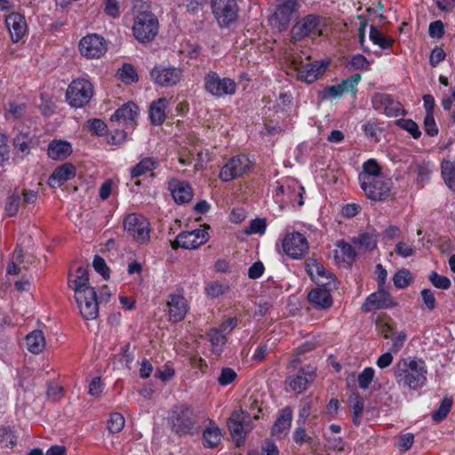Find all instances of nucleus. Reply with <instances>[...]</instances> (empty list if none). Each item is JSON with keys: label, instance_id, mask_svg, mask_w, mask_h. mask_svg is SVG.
I'll use <instances>...</instances> for the list:
<instances>
[{"label": "nucleus", "instance_id": "nucleus-57", "mask_svg": "<svg viewBox=\"0 0 455 455\" xmlns=\"http://www.w3.org/2000/svg\"><path fill=\"white\" fill-rule=\"evenodd\" d=\"M236 378V372L231 368L222 369L218 382L220 386H228L232 383Z\"/></svg>", "mask_w": 455, "mask_h": 455}, {"label": "nucleus", "instance_id": "nucleus-54", "mask_svg": "<svg viewBox=\"0 0 455 455\" xmlns=\"http://www.w3.org/2000/svg\"><path fill=\"white\" fill-rule=\"evenodd\" d=\"M104 389V385L101 382V379L100 377H94L90 384L88 388V394L91 396H93L94 398L98 399L101 396Z\"/></svg>", "mask_w": 455, "mask_h": 455}, {"label": "nucleus", "instance_id": "nucleus-35", "mask_svg": "<svg viewBox=\"0 0 455 455\" xmlns=\"http://www.w3.org/2000/svg\"><path fill=\"white\" fill-rule=\"evenodd\" d=\"M221 436L220 427L212 419H209V425L203 433L204 446L206 448L217 446L221 440Z\"/></svg>", "mask_w": 455, "mask_h": 455}, {"label": "nucleus", "instance_id": "nucleus-34", "mask_svg": "<svg viewBox=\"0 0 455 455\" xmlns=\"http://www.w3.org/2000/svg\"><path fill=\"white\" fill-rule=\"evenodd\" d=\"M45 338L41 331H33L26 336L28 350L35 355L40 354L45 347Z\"/></svg>", "mask_w": 455, "mask_h": 455}, {"label": "nucleus", "instance_id": "nucleus-20", "mask_svg": "<svg viewBox=\"0 0 455 455\" xmlns=\"http://www.w3.org/2000/svg\"><path fill=\"white\" fill-rule=\"evenodd\" d=\"M319 17L309 14L299 20L291 28V38L294 41L309 36L310 35L319 34Z\"/></svg>", "mask_w": 455, "mask_h": 455}, {"label": "nucleus", "instance_id": "nucleus-50", "mask_svg": "<svg viewBox=\"0 0 455 455\" xmlns=\"http://www.w3.org/2000/svg\"><path fill=\"white\" fill-rule=\"evenodd\" d=\"M245 406L248 408L247 411H243L245 418H253L254 419H258L259 413L262 410L259 401L253 396H250Z\"/></svg>", "mask_w": 455, "mask_h": 455}, {"label": "nucleus", "instance_id": "nucleus-16", "mask_svg": "<svg viewBox=\"0 0 455 455\" xmlns=\"http://www.w3.org/2000/svg\"><path fill=\"white\" fill-rule=\"evenodd\" d=\"M397 306L396 301L385 288H378V291L371 293L363 302L362 310L365 313L379 309L393 308Z\"/></svg>", "mask_w": 455, "mask_h": 455}, {"label": "nucleus", "instance_id": "nucleus-2", "mask_svg": "<svg viewBox=\"0 0 455 455\" xmlns=\"http://www.w3.org/2000/svg\"><path fill=\"white\" fill-rule=\"evenodd\" d=\"M427 368L425 362L407 356L397 361L394 367L396 383L403 387L418 390L427 382Z\"/></svg>", "mask_w": 455, "mask_h": 455}, {"label": "nucleus", "instance_id": "nucleus-18", "mask_svg": "<svg viewBox=\"0 0 455 455\" xmlns=\"http://www.w3.org/2000/svg\"><path fill=\"white\" fill-rule=\"evenodd\" d=\"M361 78L362 76L360 74H355L345 80H342L341 83L337 85L324 87L321 92L322 100H332L348 92L355 93L356 86L361 81Z\"/></svg>", "mask_w": 455, "mask_h": 455}, {"label": "nucleus", "instance_id": "nucleus-56", "mask_svg": "<svg viewBox=\"0 0 455 455\" xmlns=\"http://www.w3.org/2000/svg\"><path fill=\"white\" fill-rule=\"evenodd\" d=\"M420 295L422 297L425 307L430 311H433L436 307V300L434 291L430 289H423L420 291Z\"/></svg>", "mask_w": 455, "mask_h": 455}, {"label": "nucleus", "instance_id": "nucleus-1", "mask_svg": "<svg viewBox=\"0 0 455 455\" xmlns=\"http://www.w3.org/2000/svg\"><path fill=\"white\" fill-rule=\"evenodd\" d=\"M358 181L366 197L372 202L386 201L391 196L392 179L383 172L376 159L371 158L363 163Z\"/></svg>", "mask_w": 455, "mask_h": 455}, {"label": "nucleus", "instance_id": "nucleus-37", "mask_svg": "<svg viewBox=\"0 0 455 455\" xmlns=\"http://www.w3.org/2000/svg\"><path fill=\"white\" fill-rule=\"evenodd\" d=\"M18 435L14 427L3 425L0 427V444L4 448L12 449L17 443Z\"/></svg>", "mask_w": 455, "mask_h": 455}, {"label": "nucleus", "instance_id": "nucleus-58", "mask_svg": "<svg viewBox=\"0 0 455 455\" xmlns=\"http://www.w3.org/2000/svg\"><path fill=\"white\" fill-rule=\"evenodd\" d=\"M92 265L95 271L100 274L104 279L109 278V268L108 267L103 258L96 255L93 259Z\"/></svg>", "mask_w": 455, "mask_h": 455}, {"label": "nucleus", "instance_id": "nucleus-7", "mask_svg": "<svg viewBox=\"0 0 455 455\" xmlns=\"http://www.w3.org/2000/svg\"><path fill=\"white\" fill-rule=\"evenodd\" d=\"M93 92V85L90 81L78 78L68 85L66 99L71 107L82 108L90 102Z\"/></svg>", "mask_w": 455, "mask_h": 455}, {"label": "nucleus", "instance_id": "nucleus-28", "mask_svg": "<svg viewBox=\"0 0 455 455\" xmlns=\"http://www.w3.org/2000/svg\"><path fill=\"white\" fill-rule=\"evenodd\" d=\"M168 188L177 204H187L193 198V189L187 181L172 179L169 181Z\"/></svg>", "mask_w": 455, "mask_h": 455}, {"label": "nucleus", "instance_id": "nucleus-61", "mask_svg": "<svg viewBox=\"0 0 455 455\" xmlns=\"http://www.w3.org/2000/svg\"><path fill=\"white\" fill-rule=\"evenodd\" d=\"M267 228V224L264 220L255 219L252 220L246 229L247 234H264Z\"/></svg>", "mask_w": 455, "mask_h": 455}, {"label": "nucleus", "instance_id": "nucleus-32", "mask_svg": "<svg viewBox=\"0 0 455 455\" xmlns=\"http://www.w3.org/2000/svg\"><path fill=\"white\" fill-rule=\"evenodd\" d=\"M169 105V100L166 98H160L154 100L149 108V117L153 124H162L165 118V110Z\"/></svg>", "mask_w": 455, "mask_h": 455}, {"label": "nucleus", "instance_id": "nucleus-5", "mask_svg": "<svg viewBox=\"0 0 455 455\" xmlns=\"http://www.w3.org/2000/svg\"><path fill=\"white\" fill-rule=\"evenodd\" d=\"M124 231L128 236L139 244H147L150 241V224L142 215L131 213L124 220Z\"/></svg>", "mask_w": 455, "mask_h": 455}, {"label": "nucleus", "instance_id": "nucleus-17", "mask_svg": "<svg viewBox=\"0 0 455 455\" xmlns=\"http://www.w3.org/2000/svg\"><path fill=\"white\" fill-rule=\"evenodd\" d=\"M371 105L375 110L383 112L388 117L405 114L402 104L395 101L389 94L375 93L371 98Z\"/></svg>", "mask_w": 455, "mask_h": 455}, {"label": "nucleus", "instance_id": "nucleus-21", "mask_svg": "<svg viewBox=\"0 0 455 455\" xmlns=\"http://www.w3.org/2000/svg\"><path fill=\"white\" fill-rule=\"evenodd\" d=\"M138 116V106L135 103L129 101L118 108L112 115L110 120L111 122H117L126 129H129L134 127Z\"/></svg>", "mask_w": 455, "mask_h": 455}, {"label": "nucleus", "instance_id": "nucleus-39", "mask_svg": "<svg viewBox=\"0 0 455 455\" xmlns=\"http://www.w3.org/2000/svg\"><path fill=\"white\" fill-rule=\"evenodd\" d=\"M441 173L446 186L455 192V163L443 160L441 164Z\"/></svg>", "mask_w": 455, "mask_h": 455}, {"label": "nucleus", "instance_id": "nucleus-27", "mask_svg": "<svg viewBox=\"0 0 455 455\" xmlns=\"http://www.w3.org/2000/svg\"><path fill=\"white\" fill-rule=\"evenodd\" d=\"M332 289L325 286H318L308 293L307 299L310 305L316 309H328L332 306Z\"/></svg>", "mask_w": 455, "mask_h": 455}, {"label": "nucleus", "instance_id": "nucleus-15", "mask_svg": "<svg viewBox=\"0 0 455 455\" xmlns=\"http://www.w3.org/2000/svg\"><path fill=\"white\" fill-rule=\"evenodd\" d=\"M306 267L307 274L318 286H325L331 289L337 288L334 275L323 264L312 259L307 262Z\"/></svg>", "mask_w": 455, "mask_h": 455}, {"label": "nucleus", "instance_id": "nucleus-29", "mask_svg": "<svg viewBox=\"0 0 455 455\" xmlns=\"http://www.w3.org/2000/svg\"><path fill=\"white\" fill-rule=\"evenodd\" d=\"M76 176V168L71 164H64L56 168L48 180L51 188H59Z\"/></svg>", "mask_w": 455, "mask_h": 455}, {"label": "nucleus", "instance_id": "nucleus-38", "mask_svg": "<svg viewBox=\"0 0 455 455\" xmlns=\"http://www.w3.org/2000/svg\"><path fill=\"white\" fill-rule=\"evenodd\" d=\"M226 335L219 327L213 328L208 332L209 341L215 354L220 355L222 352L227 342Z\"/></svg>", "mask_w": 455, "mask_h": 455}, {"label": "nucleus", "instance_id": "nucleus-47", "mask_svg": "<svg viewBox=\"0 0 455 455\" xmlns=\"http://www.w3.org/2000/svg\"><path fill=\"white\" fill-rule=\"evenodd\" d=\"M118 76L125 84H132L138 81L136 69L129 64H124L118 71Z\"/></svg>", "mask_w": 455, "mask_h": 455}, {"label": "nucleus", "instance_id": "nucleus-53", "mask_svg": "<svg viewBox=\"0 0 455 455\" xmlns=\"http://www.w3.org/2000/svg\"><path fill=\"white\" fill-rule=\"evenodd\" d=\"M10 158L9 140L5 134L0 133V165H4Z\"/></svg>", "mask_w": 455, "mask_h": 455}, {"label": "nucleus", "instance_id": "nucleus-9", "mask_svg": "<svg viewBox=\"0 0 455 455\" xmlns=\"http://www.w3.org/2000/svg\"><path fill=\"white\" fill-rule=\"evenodd\" d=\"M204 89L211 95L222 98L235 94L236 92V84L230 78H220L216 72L212 71L204 76Z\"/></svg>", "mask_w": 455, "mask_h": 455}, {"label": "nucleus", "instance_id": "nucleus-44", "mask_svg": "<svg viewBox=\"0 0 455 455\" xmlns=\"http://www.w3.org/2000/svg\"><path fill=\"white\" fill-rule=\"evenodd\" d=\"M396 125L410 133L413 139H419L421 136L419 125L412 119H398Z\"/></svg>", "mask_w": 455, "mask_h": 455}, {"label": "nucleus", "instance_id": "nucleus-31", "mask_svg": "<svg viewBox=\"0 0 455 455\" xmlns=\"http://www.w3.org/2000/svg\"><path fill=\"white\" fill-rule=\"evenodd\" d=\"M72 151L71 144L65 140H52L48 146V156L53 160H64Z\"/></svg>", "mask_w": 455, "mask_h": 455}, {"label": "nucleus", "instance_id": "nucleus-6", "mask_svg": "<svg viewBox=\"0 0 455 455\" xmlns=\"http://www.w3.org/2000/svg\"><path fill=\"white\" fill-rule=\"evenodd\" d=\"M253 167L249 156L240 154L231 157L220 169L219 178L223 182H228L248 174Z\"/></svg>", "mask_w": 455, "mask_h": 455}, {"label": "nucleus", "instance_id": "nucleus-19", "mask_svg": "<svg viewBox=\"0 0 455 455\" xmlns=\"http://www.w3.org/2000/svg\"><path fill=\"white\" fill-rule=\"evenodd\" d=\"M81 315L85 320H93L99 315V300L95 290L75 297Z\"/></svg>", "mask_w": 455, "mask_h": 455}, {"label": "nucleus", "instance_id": "nucleus-55", "mask_svg": "<svg viewBox=\"0 0 455 455\" xmlns=\"http://www.w3.org/2000/svg\"><path fill=\"white\" fill-rule=\"evenodd\" d=\"M395 251L402 258H408L415 253V247L412 243L399 242L395 245Z\"/></svg>", "mask_w": 455, "mask_h": 455}, {"label": "nucleus", "instance_id": "nucleus-36", "mask_svg": "<svg viewBox=\"0 0 455 455\" xmlns=\"http://www.w3.org/2000/svg\"><path fill=\"white\" fill-rule=\"evenodd\" d=\"M158 162L153 157H144L131 170V177L138 178L155 170Z\"/></svg>", "mask_w": 455, "mask_h": 455}, {"label": "nucleus", "instance_id": "nucleus-12", "mask_svg": "<svg viewBox=\"0 0 455 455\" xmlns=\"http://www.w3.org/2000/svg\"><path fill=\"white\" fill-rule=\"evenodd\" d=\"M108 50L105 38L92 33L82 37L79 42L80 53L87 59H100Z\"/></svg>", "mask_w": 455, "mask_h": 455}, {"label": "nucleus", "instance_id": "nucleus-43", "mask_svg": "<svg viewBox=\"0 0 455 455\" xmlns=\"http://www.w3.org/2000/svg\"><path fill=\"white\" fill-rule=\"evenodd\" d=\"M353 243L361 249L371 251L377 246V237L375 235L363 233L354 238Z\"/></svg>", "mask_w": 455, "mask_h": 455}, {"label": "nucleus", "instance_id": "nucleus-26", "mask_svg": "<svg viewBox=\"0 0 455 455\" xmlns=\"http://www.w3.org/2000/svg\"><path fill=\"white\" fill-rule=\"evenodd\" d=\"M315 378V373L313 369H301L297 374L290 376L286 382L291 390L300 394L307 388V387L314 381Z\"/></svg>", "mask_w": 455, "mask_h": 455}, {"label": "nucleus", "instance_id": "nucleus-48", "mask_svg": "<svg viewBox=\"0 0 455 455\" xmlns=\"http://www.w3.org/2000/svg\"><path fill=\"white\" fill-rule=\"evenodd\" d=\"M125 419L124 416L118 412L112 413L108 421V428L110 433H119L124 427Z\"/></svg>", "mask_w": 455, "mask_h": 455}, {"label": "nucleus", "instance_id": "nucleus-33", "mask_svg": "<svg viewBox=\"0 0 455 455\" xmlns=\"http://www.w3.org/2000/svg\"><path fill=\"white\" fill-rule=\"evenodd\" d=\"M246 418L243 411H234L228 421V426L234 439L243 436V423Z\"/></svg>", "mask_w": 455, "mask_h": 455}, {"label": "nucleus", "instance_id": "nucleus-22", "mask_svg": "<svg viewBox=\"0 0 455 455\" xmlns=\"http://www.w3.org/2000/svg\"><path fill=\"white\" fill-rule=\"evenodd\" d=\"M328 64V61L323 60L310 62L301 67L296 66L297 78L301 82L312 84L325 72Z\"/></svg>", "mask_w": 455, "mask_h": 455}, {"label": "nucleus", "instance_id": "nucleus-8", "mask_svg": "<svg viewBox=\"0 0 455 455\" xmlns=\"http://www.w3.org/2000/svg\"><path fill=\"white\" fill-rule=\"evenodd\" d=\"M212 14L221 28H228L238 18L239 7L236 0H211Z\"/></svg>", "mask_w": 455, "mask_h": 455}, {"label": "nucleus", "instance_id": "nucleus-23", "mask_svg": "<svg viewBox=\"0 0 455 455\" xmlns=\"http://www.w3.org/2000/svg\"><path fill=\"white\" fill-rule=\"evenodd\" d=\"M167 307L169 319L175 323L182 321L189 309L188 300L180 293L170 294L167 300Z\"/></svg>", "mask_w": 455, "mask_h": 455}, {"label": "nucleus", "instance_id": "nucleus-51", "mask_svg": "<svg viewBox=\"0 0 455 455\" xmlns=\"http://www.w3.org/2000/svg\"><path fill=\"white\" fill-rule=\"evenodd\" d=\"M375 371L372 367H366L358 376V385L362 389H367L373 380Z\"/></svg>", "mask_w": 455, "mask_h": 455}, {"label": "nucleus", "instance_id": "nucleus-41", "mask_svg": "<svg viewBox=\"0 0 455 455\" xmlns=\"http://www.w3.org/2000/svg\"><path fill=\"white\" fill-rule=\"evenodd\" d=\"M413 280L411 272L409 269L402 268L396 271L393 276L394 285L397 289H404L411 284Z\"/></svg>", "mask_w": 455, "mask_h": 455}, {"label": "nucleus", "instance_id": "nucleus-62", "mask_svg": "<svg viewBox=\"0 0 455 455\" xmlns=\"http://www.w3.org/2000/svg\"><path fill=\"white\" fill-rule=\"evenodd\" d=\"M312 403L309 400H304L299 407L298 422L300 425H305L307 419L311 414Z\"/></svg>", "mask_w": 455, "mask_h": 455}, {"label": "nucleus", "instance_id": "nucleus-3", "mask_svg": "<svg viewBox=\"0 0 455 455\" xmlns=\"http://www.w3.org/2000/svg\"><path fill=\"white\" fill-rule=\"evenodd\" d=\"M172 430L180 435H194L199 432L198 415L196 411L186 403L174 406L170 416Z\"/></svg>", "mask_w": 455, "mask_h": 455}, {"label": "nucleus", "instance_id": "nucleus-60", "mask_svg": "<svg viewBox=\"0 0 455 455\" xmlns=\"http://www.w3.org/2000/svg\"><path fill=\"white\" fill-rule=\"evenodd\" d=\"M291 189V186L278 185L275 188V192L273 196L275 201L280 204V207L286 205L285 196L288 192Z\"/></svg>", "mask_w": 455, "mask_h": 455}, {"label": "nucleus", "instance_id": "nucleus-10", "mask_svg": "<svg viewBox=\"0 0 455 455\" xmlns=\"http://www.w3.org/2000/svg\"><path fill=\"white\" fill-rule=\"evenodd\" d=\"M299 6L298 0H277L275 10L270 19L271 24L280 31L286 29L296 15Z\"/></svg>", "mask_w": 455, "mask_h": 455}, {"label": "nucleus", "instance_id": "nucleus-45", "mask_svg": "<svg viewBox=\"0 0 455 455\" xmlns=\"http://www.w3.org/2000/svg\"><path fill=\"white\" fill-rule=\"evenodd\" d=\"M20 196L17 191H14L12 195L7 197L6 204L4 206L5 215L8 217H14L20 207Z\"/></svg>", "mask_w": 455, "mask_h": 455}, {"label": "nucleus", "instance_id": "nucleus-4", "mask_svg": "<svg viewBox=\"0 0 455 455\" xmlns=\"http://www.w3.org/2000/svg\"><path fill=\"white\" fill-rule=\"evenodd\" d=\"M134 37L140 43L151 42L158 33V20L149 11L139 12L132 26Z\"/></svg>", "mask_w": 455, "mask_h": 455}, {"label": "nucleus", "instance_id": "nucleus-25", "mask_svg": "<svg viewBox=\"0 0 455 455\" xmlns=\"http://www.w3.org/2000/svg\"><path fill=\"white\" fill-rule=\"evenodd\" d=\"M5 25L13 43L20 42L27 34L28 26L25 17L18 12L10 13L5 19Z\"/></svg>", "mask_w": 455, "mask_h": 455}, {"label": "nucleus", "instance_id": "nucleus-42", "mask_svg": "<svg viewBox=\"0 0 455 455\" xmlns=\"http://www.w3.org/2000/svg\"><path fill=\"white\" fill-rule=\"evenodd\" d=\"M349 405L353 411V421L355 425H359L360 418L364 409V403L362 397L357 394H353L349 397Z\"/></svg>", "mask_w": 455, "mask_h": 455}, {"label": "nucleus", "instance_id": "nucleus-59", "mask_svg": "<svg viewBox=\"0 0 455 455\" xmlns=\"http://www.w3.org/2000/svg\"><path fill=\"white\" fill-rule=\"evenodd\" d=\"M424 129L426 133L430 137H434L438 134V128L435 121L434 114L425 116Z\"/></svg>", "mask_w": 455, "mask_h": 455}, {"label": "nucleus", "instance_id": "nucleus-30", "mask_svg": "<svg viewBox=\"0 0 455 455\" xmlns=\"http://www.w3.org/2000/svg\"><path fill=\"white\" fill-rule=\"evenodd\" d=\"M291 420L292 410L291 407L286 406L280 411V414L272 427V435L279 438L285 436L291 428Z\"/></svg>", "mask_w": 455, "mask_h": 455}, {"label": "nucleus", "instance_id": "nucleus-13", "mask_svg": "<svg viewBox=\"0 0 455 455\" xmlns=\"http://www.w3.org/2000/svg\"><path fill=\"white\" fill-rule=\"evenodd\" d=\"M150 76L157 85L172 87L180 83L183 76V70L176 67L156 65L150 71Z\"/></svg>", "mask_w": 455, "mask_h": 455}, {"label": "nucleus", "instance_id": "nucleus-49", "mask_svg": "<svg viewBox=\"0 0 455 455\" xmlns=\"http://www.w3.org/2000/svg\"><path fill=\"white\" fill-rule=\"evenodd\" d=\"M428 279L435 288L441 290H448L451 284V280L448 277L441 275L435 271H431L429 273Z\"/></svg>", "mask_w": 455, "mask_h": 455}, {"label": "nucleus", "instance_id": "nucleus-11", "mask_svg": "<svg viewBox=\"0 0 455 455\" xmlns=\"http://www.w3.org/2000/svg\"><path fill=\"white\" fill-rule=\"evenodd\" d=\"M283 251L292 259L304 258L309 249L307 237L299 232L287 233L282 240Z\"/></svg>", "mask_w": 455, "mask_h": 455}, {"label": "nucleus", "instance_id": "nucleus-52", "mask_svg": "<svg viewBox=\"0 0 455 455\" xmlns=\"http://www.w3.org/2000/svg\"><path fill=\"white\" fill-rule=\"evenodd\" d=\"M104 12L113 19L118 18L120 16V4L118 0H104Z\"/></svg>", "mask_w": 455, "mask_h": 455}, {"label": "nucleus", "instance_id": "nucleus-24", "mask_svg": "<svg viewBox=\"0 0 455 455\" xmlns=\"http://www.w3.org/2000/svg\"><path fill=\"white\" fill-rule=\"evenodd\" d=\"M68 286L74 291L75 297L95 290L89 283L87 267L80 266L68 276Z\"/></svg>", "mask_w": 455, "mask_h": 455}, {"label": "nucleus", "instance_id": "nucleus-64", "mask_svg": "<svg viewBox=\"0 0 455 455\" xmlns=\"http://www.w3.org/2000/svg\"><path fill=\"white\" fill-rule=\"evenodd\" d=\"M428 34L432 38H441L444 34V26L441 20L433 21L429 24Z\"/></svg>", "mask_w": 455, "mask_h": 455}, {"label": "nucleus", "instance_id": "nucleus-40", "mask_svg": "<svg viewBox=\"0 0 455 455\" xmlns=\"http://www.w3.org/2000/svg\"><path fill=\"white\" fill-rule=\"evenodd\" d=\"M370 39L371 41L379 46L381 49L386 50L391 47L394 41L393 39L386 37L380 30H379L376 27L371 26L370 28Z\"/></svg>", "mask_w": 455, "mask_h": 455}, {"label": "nucleus", "instance_id": "nucleus-14", "mask_svg": "<svg viewBox=\"0 0 455 455\" xmlns=\"http://www.w3.org/2000/svg\"><path fill=\"white\" fill-rule=\"evenodd\" d=\"M209 240V234L206 228H197L192 231H185L180 233L172 247L176 249L181 247L187 250H194L204 244Z\"/></svg>", "mask_w": 455, "mask_h": 455}, {"label": "nucleus", "instance_id": "nucleus-46", "mask_svg": "<svg viewBox=\"0 0 455 455\" xmlns=\"http://www.w3.org/2000/svg\"><path fill=\"white\" fill-rule=\"evenodd\" d=\"M451 406L452 399L448 397L443 398L438 409L433 412L432 419L436 422L443 420L451 411Z\"/></svg>", "mask_w": 455, "mask_h": 455}, {"label": "nucleus", "instance_id": "nucleus-63", "mask_svg": "<svg viewBox=\"0 0 455 455\" xmlns=\"http://www.w3.org/2000/svg\"><path fill=\"white\" fill-rule=\"evenodd\" d=\"M364 134L370 139H376L381 132V129L376 122L369 121L363 126Z\"/></svg>", "mask_w": 455, "mask_h": 455}]
</instances>
